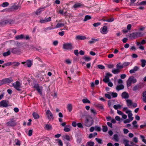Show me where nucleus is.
Segmentation results:
<instances>
[{"label":"nucleus","instance_id":"nucleus-54","mask_svg":"<svg viewBox=\"0 0 146 146\" xmlns=\"http://www.w3.org/2000/svg\"><path fill=\"white\" fill-rule=\"evenodd\" d=\"M15 144L16 145L20 146V141L18 139L15 140Z\"/></svg>","mask_w":146,"mask_h":146},{"label":"nucleus","instance_id":"nucleus-62","mask_svg":"<svg viewBox=\"0 0 146 146\" xmlns=\"http://www.w3.org/2000/svg\"><path fill=\"white\" fill-rule=\"evenodd\" d=\"M105 96L106 98H108V99H110L111 98V96L109 94H105Z\"/></svg>","mask_w":146,"mask_h":146},{"label":"nucleus","instance_id":"nucleus-45","mask_svg":"<svg viewBox=\"0 0 146 146\" xmlns=\"http://www.w3.org/2000/svg\"><path fill=\"white\" fill-rule=\"evenodd\" d=\"M131 81L129 78L128 80L127 81V87H129L130 86L131 84Z\"/></svg>","mask_w":146,"mask_h":146},{"label":"nucleus","instance_id":"nucleus-56","mask_svg":"<svg viewBox=\"0 0 146 146\" xmlns=\"http://www.w3.org/2000/svg\"><path fill=\"white\" fill-rule=\"evenodd\" d=\"M84 59L86 61H89L91 60V58L89 57H85L84 58Z\"/></svg>","mask_w":146,"mask_h":146},{"label":"nucleus","instance_id":"nucleus-9","mask_svg":"<svg viewBox=\"0 0 146 146\" xmlns=\"http://www.w3.org/2000/svg\"><path fill=\"white\" fill-rule=\"evenodd\" d=\"M106 23H104V25L102 27V31H101V33L103 34H106L108 32V27L106 25Z\"/></svg>","mask_w":146,"mask_h":146},{"label":"nucleus","instance_id":"nucleus-19","mask_svg":"<svg viewBox=\"0 0 146 146\" xmlns=\"http://www.w3.org/2000/svg\"><path fill=\"white\" fill-rule=\"evenodd\" d=\"M120 72V70L117 68L116 69L113 68L112 69L111 72L114 74H119Z\"/></svg>","mask_w":146,"mask_h":146},{"label":"nucleus","instance_id":"nucleus-29","mask_svg":"<svg viewBox=\"0 0 146 146\" xmlns=\"http://www.w3.org/2000/svg\"><path fill=\"white\" fill-rule=\"evenodd\" d=\"M146 43V42L145 40L143 39L140 42H137L136 44L137 46H139L141 44H145Z\"/></svg>","mask_w":146,"mask_h":146},{"label":"nucleus","instance_id":"nucleus-51","mask_svg":"<svg viewBox=\"0 0 146 146\" xmlns=\"http://www.w3.org/2000/svg\"><path fill=\"white\" fill-rule=\"evenodd\" d=\"M102 131L104 132H106L108 129V127L107 126H102Z\"/></svg>","mask_w":146,"mask_h":146},{"label":"nucleus","instance_id":"nucleus-18","mask_svg":"<svg viewBox=\"0 0 146 146\" xmlns=\"http://www.w3.org/2000/svg\"><path fill=\"white\" fill-rule=\"evenodd\" d=\"M83 5H84L83 4L78 3L74 4L73 6V7L74 9H76L83 6Z\"/></svg>","mask_w":146,"mask_h":146},{"label":"nucleus","instance_id":"nucleus-31","mask_svg":"<svg viewBox=\"0 0 146 146\" xmlns=\"http://www.w3.org/2000/svg\"><path fill=\"white\" fill-rule=\"evenodd\" d=\"M26 64L28 67H31L32 65V61L30 60H27L26 61Z\"/></svg>","mask_w":146,"mask_h":146},{"label":"nucleus","instance_id":"nucleus-41","mask_svg":"<svg viewBox=\"0 0 146 146\" xmlns=\"http://www.w3.org/2000/svg\"><path fill=\"white\" fill-rule=\"evenodd\" d=\"M133 127L134 128H137L138 125L137 124V122L136 121H134L132 123Z\"/></svg>","mask_w":146,"mask_h":146},{"label":"nucleus","instance_id":"nucleus-53","mask_svg":"<svg viewBox=\"0 0 146 146\" xmlns=\"http://www.w3.org/2000/svg\"><path fill=\"white\" fill-rule=\"evenodd\" d=\"M97 41V40L96 39H92V40L89 41L88 43L90 44H92Z\"/></svg>","mask_w":146,"mask_h":146},{"label":"nucleus","instance_id":"nucleus-42","mask_svg":"<svg viewBox=\"0 0 146 146\" xmlns=\"http://www.w3.org/2000/svg\"><path fill=\"white\" fill-rule=\"evenodd\" d=\"M114 19L113 18H111L108 20H104L103 19H101V21L103 22L104 21H108V22H110L113 21H114Z\"/></svg>","mask_w":146,"mask_h":146},{"label":"nucleus","instance_id":"nucleus-28","mask_svg":"<svg viewBox=\"0 0 146 146\" xmlns=\"http://www.w3.org/2000/svg\"><path fill=\"white\" fill-rule=\"evenodd\" d=\"M69 125H66L65 127L64 128V131L66 132H68L70 131V128Z\"/></svg>","mask_w":146,"mask_h":146},{"label":"nucleus","instance_id":"nucleus-59","mask_svg":"<svg viewBox=\"0 0 146 146\" xmlns=\"http://www.w3.org/2000/svg\"><path fill=\"white\" fill-rule=\"evenodd\" d=\"M90 111L92 113H93L94 115L96 114V111L93 109L91 108L90 109Z\"/></svg>","mask_w":146,"mask_h":146},{"label":"nucleus","instance_id":"nucleus-40","mask_svg":"<svg viewBox=\"0 0 146 146\" xmlns=\"http://www.w3.org/2000/svg\"><path fill=\"white\" fill-rule=\"evenodd\" d=\"M123 67V64L122 65H121V64L120 63L117 64L116 65V68L119 69L120 70V69H122Z\"/></svg>","mask_w":146,"mask_h":146},{"label":"nucleus","instance_id":"nucleus-35","mask_svg":"<svg viewBox=\"0 0 146 146\" xmlns=\"http://www.w3.org/2000/svg\"><path fill=\"white\" fill-rule=\"evenodd\" d=\"M56 141H57L58 143V145L59 146H63V143L61 140L59 139H56Z\"/></svg>","mask_w":146,"mask_h":146},{"label":"nucleus","instance_id":"nucleus-58","mask_svg":"<svg viewBox=\"0 0 146 146\" xmlns=\"http://www.w3.org/2000/svg\"><path fill=\"white\" fill-rule=\"evenodd\" d=\"M132 120H131L130 119H127L123 121V122L124 123H129Z\"/></svg>","mask_w":146,"mask_h":146},{"label":"nucleus","instance_id":"nucleus-11","mask_svg":"<svg viewBox=\"0 0 146 146\" xmlns=\"http://www.w3.org/2000/svg\"><path fill=\"white\" fill-rule=\"evenodd\" d=\"M46 114L47 115L48 119H50L53 118V115L52 113L49 110H48L46 112Z\"/></svg>","mask_w":146,"mask_h":146},{"label":"nucleus","instance_id":"nucleus-52","mask_svg":"<svg viewBox=\"0 0 146 146\" xmlns=\"http://www.w3.org/2000/svg\"><path fill=\"white\" fill-rule=\"evenodd\" d=\"M10 8H6L3 9L1 11V12H11V10Z\"/></svg>","mask_w":146,"mask_h":146},{"label":"nucleus","instance_id":"nucleus-50","mask_svg":"<svg viewBox=\"0 0 146 146\" xmlns=\"http://www.w3.org/2000/svg\"><path fill=\"white\" fill-rule=\"evenodd\" d=\"M64 139H66L68 141H70V136L68 135H66L64 136Z\"/></svg>","mask_w":146,"mask_h":146},{"label":"nucleus","instance_id":"nucleus-32","mask_svg":"<svg viewBox=\"0 0 146 146\" xmlns=\"http://www.w3.org/2000/svg\"><path fill=\"white\" fill-rule=\"evenodd\" d=\"M64 23H58L56 25V26L55 28H57L60 27H62L64 26Z\"/></svg>","mask_w":146,"mask_h":146},{"label":"nucleus","instance_id":"nucleus-60","mask_svg":"<svg viewBox=\"0 0 146 146\" xmlns=\"http://www.w3.org/2000/svg\"><path fill=\"white\" fill-rule=\"evenodd\" d=\"M77 125L78 127L79 128H83V127L82 124L80 123H77Z\"/></svg>","mask_w":146,"mask_h":146},{"label":"nucleus","instance_id":"nucleus-63","mask_svg":"<svg viewBox=\"0 0 146 146\" xmlns=\"http://www.w3.org/2000/svg\"><path fill=\"white\" fill-rule=\"evenodd\" d=\"M74 53L77 56H78L79 54L78 51L77 50H75L74 51Z\"/></svg>","mask_w":146,"mask_h":146},{"label":"nucleus","instance_id":"nucleus-43","mask_svg":"<svg viewBox=\"0 0 146 146\" xmlns=\"http://www.w3.org/2000/svg\"><path fill=\"white\" fill-rule=\"evenodd\" d=\"M84 104L90 103V102L87 98L83 99L82 100Z\"/></svg>","mask_w":146,"mask_h":146},{"label":"nucleus","instance_id":"nucleus-48","mask_svg":"<svg viewBox=\"0 0 146 146\" xmlns=\"http://www.w3.org/2000/svg\"><path fill=\"white\" fill-rule=\"evenodd\" d=\"M20 64L19 62H14L12 63V64L15 66H17L19 65Z\"/></svg>","mask_w":146,"mask_h":146},{"label":"nucleus","instance_id":"nucleus-39","mask_svg":"<svg viewBox=\"0 0 146 146\" xmlns=\"http://www.w3.org/2000/svg\"><path fill=\"white\" fill-rule=\"evenodd\" d=\"M113 139L114 141H115L117 142L119 141V138L118 135L117 134H114L113 135Z\"/></svg>","mask_w":146,"mask_h":146},{"label":"nucleus","instance_id":"nucleus-17","mask_svg":"<svg viewBox=\"0 0 146 146\" xmlns=\"http://www.w3.org/2000/svg\"><path fill=\"white\" fill-rule=\"evenodd\" d=\"M86 38V37L82 35H78L76 36V39L78 40H84Z\"/></svg>","mask_w":146,"mask_h":146},{"label":"nucleus","instance_id":"nucleus-22","mask_svg":"<svg viewBox=\"0 0 146 146\" xmlns=\"http://www.w3.org/2000/svg\"><path fill=\"white\" fill-rule=\"evenodd\" d=\"M124 86L123 84L117 85L116 87V89L117 91H119L124 88Z\"/></svg>","mask_w":146,"mask_h":146},{"label":"nucleus","instance_id":"nucleus-2","mask_svg":"<svg viewBox=\"0 0 146 146\" xmlns=\"http://www.w3.org/2000/svg\"><path fill=\"white\" fill-rule=\"evenodd\" d=\"M13 81V80L11 77L3 79L0 80V86L5 84L10 83Z\"/></svg>","mask_w":146,"mask_h":146},{"label":"nucleus","instance_id":"nucleus-33","mask_svg":"<svg viewBox=\"0 0 146 146\" xmlns=\"http://www.w3.org/2000/svg\"><path fill=\"white\" fill-rule=\"evenodd\" d=\"M67 109L69 110V111L70 112L72 110V105L71 104H69L67 105Z\"/></svg>","mask_w":146,"mask_h":146},{"label":"nucleus","instance_id":"nucleus-14","mask_svg":"<svg viewBox=\"0 0 146 146\" xmlns=\"http://www.w3.org/2000/svg\"><path fill=\"white\" fill-rule=\"evenodd\" d=\"M25 36L23 34H22L20 35H18L15 36V38L16 40L19 39H25Z\"/></svg>","mask_w":146,"mask_h":146},{"label":"nucleus","instance_id":"nucleus-3","mask_svg":"<svg viewBox=\"0 0 146 146\" xmlns=\"http://www.w3.org/2000/svg\"><path fill=\"white\" fill-rule=\"evenodd\" d=\"M9 102L6 100H3L0 102V107L7 108L10 106Z\"/></svg>","mask_w":146,"mask_h":146},{"label":"nucleus","instance_id":"nucleus-24","mask_svg":"<svg viewBox=\"0 0 146 146\" xmlns=\"http://www.w3.org/2000/svg\"><path fill=\"white\" fill-rule=\"evenodd\" d=\"M11 52L14 54L17 53L19 52V50L16 48H12L11 49Z\"/></svg>","mask_w":146,"mask_h":146},{"label":"nucleus","instance_id":"nucleus-34","mask_svg":"<svg viewBox=\"0 0 146 146\" xmlns=\"http://www.w3.org/2000/svg\"><path fill=\"white\" fill-rule=\"evenodd\" d=\"M9 5V4L8 2H5L1 5L0 6L5 7L8 6Z\"/></svg>","mask_w":146,"mask_h":146},{"label":"nucleus","instance_id":"nucleus-64","mask_svg":"<svg viewBox=\"0 0 146 146\" xmlns=\"http://www.w3.org/2000/svg\"><path fill=\"white\" fill-rule=\"evenodd\" d=\"M139 5H146V1H143L140 2L139 4Z\"/></svg>","mask_w":146,"mask_h":146},{"label":"nucleus","instance_id":"nucleus-46","mask_svg":"<svg viewBox=\"0 0 146 146\" xmlns=\"http://www.w3.org/2000/svg\"><path fill=\"white\" fill-rule=\"evenodd\" d=\"M91 19V17L90 16L86 15L85 17V18L84 20V21H86L90 19Z\"/></svg>","mask_w":146,"mask_h":146},{"label":"nucleus","instance_id":"nucleus-6","mask_svg":"<svg viewBox=\"0 0 146 146\" xmlns=\"http://www.w3.org/2000/svg\"><path fill=\"white\" fill-rule=\"evenodd\" d=\"M34 88L36 89L37 90V92L39 93L40 95H42V86L40 87L38 84H35L34 86Z\"/></svg>","mask_w":146,"mask_h":146},{"label":"nucleus","instance_id":"nucleus-7","mask_svg":"<svg viewBox=\"0 0 146 146\" xmlns=\"http://www.w3.org/2000/svg\"><path fill=\"white\" fill-rule=\"evenodd\" d=\"M63 48L65 49H72V44L71 43H67L64 44L63 45Z\"/></svg>","mask_w":146,"mask_h":146},{"label":"nucleus","instance_id":"nucleus-38","mask_svg":"<svg viewBox=\"0 0 146 146\" xmlns=\"http://www.w3.org/2000/svg\"><path fill=\"white\" fill-rule=\"evenodd\" d=\"M129 78L130 80L132 82L134 83L136 82L137 80L136 79L134 78V77L131 76Z\"/></svg>","mask_w":146,"mask_h":146},{"label":"nucleus","instance_id":"nucleus-5","mask_svg":"<svg viewBox=\"0 0 146 146\" xmlns=\"http://www.w3.org/2000/svg\"><path fill=\"white\" fill-rule=\"evenodd\" d=\"M93 123V120L92 119L87 118L85 121L84 125L87 127L91 126Z\"/></svg>","mask_w":146,"mask_h":146},{"label":"nucleus","instance_id":"nucleus-36","mask_svg":"<svg viewBox=\"0 0 146 146\" xmlns=\"http://www.w3.org/2000/svg\"><path fill=\"white\" fill-rule=\"evenodd\" d=\"M97 135V133L95 132L93 133H90V134L88 137L89 138L91 139L93 137H95V136Z\"/></svg>","mask_w":146,"mask_h":146},{"label":"nucleus","instance_id":"nucleus-30","mask_svg":"<svg viewBox=\"0 0 146 146\" xmlns=\"http://www.w3.org/2000/svg\"><path fill=\"white\" fill-rule=\"evenodd\" d=\"M141 66L142 67H144L146 64V60L145 59H141Z\"/></svg>","mask_w":146,"mask_h":146},{"label":"nucleus","instance_id":"nucleus-37","mask_svg":"<svg viewBox=\"0 0 146 146\" xmlns=\"http://www.w3.org/2000/svg\"><path fill=\"white\" fill-rule=\"evenodd\" d=\"M94 143L93 142L90 141L87 143L86 146H94Z\"/></svg>","mask_w":146,"mask_h":146},{"label":"nucleus","instance_id":"nucleus-44","mask_svg":"<svg viewBox=\"0 0 146 146\" xmlns=\"http://www.w3.org/2000/svg\"><path fill=\"white\" fill-rule=\"evenodd\" d=\"M121 107V106L120 104L115 105L113 106V108L115 110L120 109Z\"/></svg>","mask_w":146,"mask_h":146},{"label":"nucleus","instance_id":"nucleus-4","mask_svg":"<svg viewBox=\"0 0 146 146\" xmlns=\"http://www.w3.org/2000/svg\"><path fill=\"white\" fill-rule=\"evenodd\" d=\"M12 85L18 91H20L21 90V83L18 81H17L13 83L12 84Z\"/></svg>","mask_w":146,"mask_h":146},{"label":"nucleus","instance_id":"nucleus-15","mask_svg":"<svg viewBox=\"0 0 146 146\" xmlns=\"http://www.w3.org/2000/svg\"><path fill=\"white\" fill-rule=\"evenodd\" d=\"M139 68L137 66H135L133 69L129 71V72L131 74L134 73L135 72L138 71L139 70Z\"/></svg>","mask_w":146,"mask_h":146},{"label":"nucleus","instance_id":"nucleus-47","mask_svg":"<svg viewBox=\"0 0 146 146\" xmlns=\"http://www.w3.org/2000/svg\"><path fill=\"white\" fill-rule=\"evenodd\" d=\"M109 93L112 96L113 98L116 97L117 96V94L116 93L110 92Z\"/></svg>","mask_w":146,"mask_h":146},{"label":"nucleus","instance_id":"nucleus-26","mask_svg":"<svg viewBox=\"0 0 146 146\" xmlns=\"http://www.w3.org/2000/svg\"><path fill=\"white\" fill-rule=\"evenodd\" d=\"M33 116L34 118L35 119H38L40 117L39 115L36 112L33 113Z\"/></svg>","mask_w":146,"mask_h":146},{"label":"nucleus","instance_id":"nucleus-1","mask_svg":"<svg viewBox=\"0 0 146 146\" xmlns=\"http://www.w3.org/2000/svg\"><path fill=\"white\" fill-rule=\"evenodd\" d=\"M143 35L141 32H136L130 34L129 36V38L131 39H135L138 37L143 36Z\"/></svg>","mask_w":146,"mask_h":146},{"label":"nucleus","instance_id":"nucleus-25","mask_svg":"<svg viewBox=\"0 0 146 146\" xmlns=\"http://www.w3.org/2000/svg\"><path fill=\"white\" fill-rule=\"evenodd\" d=\"M127 106H131L133 104L132 101L130 100H127L126 101Z\"/></svg>","mask_w":146,"mask_h":146},{"label":"nucleus","instance_id":"nucleus-49","mask_svg":"<svg viewBox=\"0 0 146 146\" xmlns=\"http://www.w3.org/2000/svg\"><path fill=\"white\" fill-rule=\"evenodd\" d=\"M10 54V52L9 50L7 52H4L3 54V55L4 56H7Z\"/></svg>","mask_w":146,"mask_h":146},{"label":"nucleus","instance_id":"nucleus-23","mask_svg":"<svg viewBox=\"0 0 146 146\" xmlns=\"http://www.w3.org/2000/svg\"><path fill=\"white\" fill-rule=\"evenodd\" d=\"M141 88V86L139 85H137L135 86L133 88V91H135L139 89H140Z\"/></svg>","mask_w":146,"mask_h":146},{"label":"nucleus","instance_id":"nucleus-21","mask_svg":"<svg viewBox=\"0 0 146 146\" xmlns=\"http://www.w3.org/2000/svg\"><path fill=\"white\" fill-rule=\"evenodd\" d=\"M45 8V7L42 8L38 9L35 12L36 14V15L40 14L42 11H43L44 10V8Z\"/></svg>","mask_w":146,"mask_h":146},{"label":"nucleus","instance_id":"nucleus-13","mask_svg":"<svg viewBox=\"0 0 146 146\" xmlns=\"http://www.w3.org/2000/svg\"><path fill=\"white\" fill-rule=\"evenodd\" d=\"M7 126H14L16 125V122L14 121L11 120L7 123Z\"/></svg>","mask_w":146,"mask_h":146},{"label":"nucleus","instance_id":"nucleus-20","mask_svg":"<svg viewBox=\"0 0 146 146\" xmlns=\"http://www.w3.org/2000/svg\"><path fill=\"white\" fill-rule=\"evenodd\" d=\"M123 143L125 145V146H133V145H130L129 144V141L126 139H123Z\"/></svg>","mask_w":146,"mask_h":146},{"label":"nucleus","instance_id":"nucleus-55","mask_svg":"<svg viewBox=\"0 0 146 146\" xmlns=\"http://www.w3.org/2000/svg\"><path fill=\"white\" fill-rule=\"evenodd\" d=\"M130 64L129 62H124L123 64V67L128 66Z\"/></svg>","mask_w":146,"mask_h":146},{"label":"nucleus","instance_id":"nucleus-12","mask_svg":"<svg viewBox=\"0 0 146 146\" xmlns=\"http://www.w3.org/2000/svg\"><path fill=\"white\" fill-rule=\"evenodd\" d=\"M126 113L128 114V116L129 119L131 120H133V117H132L133 114L131 113V111L130 110H128L126 111Z\"/></svg>","mask_w":146,"mask_h":146},{"label":"nucleus","instance_id":"nucleus-16","mask_svg":"<svg viewBox=\"0 0 146 146\" xmlns=\"http://www.w3.org/2000/svg\"><path fill=\"white\" fill-rule=\"evenodd\" d=\"M121 96L123 98L126 99L129 97V95L126 92H124L121 94Z\"/></svg>","mask_w":146,"mask_h":146},{"label":"nucleus","instance_id":"nucleus-57","mask_svg":"<svg viewBox=\"0 0 146 146\" xmlns=\"http://www.w3.org/2000/svg\"><path fill=\"white\" fill-rule=\"evenodd\" d=\"M46 21V22H49L51 21V18L50 17H49L47 18H46L45 19Z\"/></svg>","mask_w":146,"mask_h":146},{"label":"nucleus","instance_id":"nucleus-61","mask_svg":"<svg viewBox=\"0 0 146 146\" xmlns=\"http://www.w3.org/2000/svg\"><path fill=\"white\" fill-rule=\"evenodd\" d=\"M33 133V131L32 130L30 129L29 130L28 135L29 136L32 135Z\"/></svg>","mask_w":146,"mask_h":146},{"label":"nucleus","instance_id":"nucleus-8","mask_svg":"<svg viewBox=\"0 0 146 146\" xmlns=\"http://www.w3.org/2000/svg\"><path fill=\"white\" fill-rule=\"evenodd\" d=\"M112 76V75L110 73H106L105 78L103 79V81L105 83H108L110 81L109 77H111Z\"/></svg>","mask_w":146,"mask_h":146},{"label":"nucleus","instance_id":"nucleus-27","mask_svg":"<svg viewBox=\"0 0 146 146\" xmlns=\"http://www.w3.org/2000/svg\"><path fill=\"white\" fill-rule=\"evenodd\" d=\"M44 128L48 130H51L52 127L50 125L46 124L44 127Z\"/></svg>","mask_w":146,"mask_h":146},{"label":"nucleus","instance_id":"nucleus-10","mask_svg":"<svg viewBox=\"0 0 146 146\" xmlns=\"http://www.w3.org/2000/svg\"><path fill=\"white\" fill-rule=\"evenodd\" d=\"M21 8V7L19 5H14L10 8L11 10V12L13 11H16L18 9H20Z\"/></svg>","mask_w":146,"mask_h":146}]
</instances>
